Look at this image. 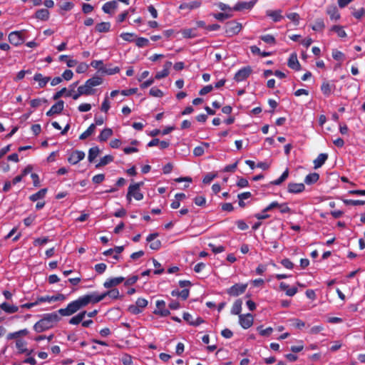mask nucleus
I'll return each mask as SVG.
<instances>
[{
    "label": "nucleus",
    "mask_w": 365,
    "mask_h": 365,
    "mask_svg": "<svg viewBox=\"0 0 365 365\" xmlns=\"http://www.w3.org/2000/svg\"><path fill=\"white\" fill-rule=\"evenodd\" d=\"M327 13L333 21H337L340 19V14L335 6L328 7Z\"/></svg>",
    "instance_id": "26"
},
{
    "label": "nucleus",
    "mask_w": 365,
    "mask_h": 365,
    "mask_svg": "<svg viewBox=\"0 0 365 365\" xmlns=\"http://www.w3.org/2000/svg\"><path fill=\"white\" fill-rule=\"evenodd\" d=\"M24 32V30L11 31L8 36V39L10 43L15 46L22 44L25 41L23 35Z\"/></svg>",
    "instance_id": "6"
},
{
    "label": "nucleus",
    "mask_w": 365,
    "mask_h": 365,
    "mask_svg": "<svg viewBox=\"0 0 365 365\" xmlns=\"http://www.w3.org/2000/svg\"><path fill=\"white\" fill-rule=\"evenodd\" d=\"M332 57L334 59H335L336 61H342L344 58V54L340 51L334 49L332 51Z\"/></svg>",
    "instance_id": "52"
},
{
    "label": "nucleus",
    "mask_w": 365,
    "mask_h": 365,
    "mask_svg": "<svg viewBox=\"0 0 365 365\" xmlns=\"http://www.w3.org/2000/svg\"><path fill=\"white\" fill-rule=\"evenodd\" d=\"M260 38L264 41L265 43H269V44H275V38L272 35H269V34H267V35H264V36H262L260 37Z\"/></svg>",
    "instance_id": "57"
},
{
    "label": "nucleus",
    "mask_w": 365,
    "mask_h": 365,
    "mask_svg": "<svg viewBox=\"0 0 365 365\" xmlns=\"http://www.w3.org/2000/svg\"><path fill=\"white\" fill-rule=\"evenodd\" d=\"M213 16L217 20L223 21L224 19L231 18L232 14L230 13H218L213 14Z\"/></svg>",
    "instance_id": "50"
},
{
    "label": "nucleus",
    "mask_w": 365,
    "mask_h": 365,
    "mask_svg": "<svg viewBox=\"0 0 365 365\" xmlns=\"http://www.w3.org/2000/svg\"><path fill=\"white\" fill-rule=\"evenodd\" d=\"M256 0L250 1L237 2L233 7L234 11H242L244 9H251L256 4Z\"/></svg>",
    "instance_id": "17"
},
{
    "label": "nucleus",
    "mask_w": 365,
    "mask_h": 365,
    "mask_svg": "<svg viewBox=\"0 0 365 365\" xmlns=\"http://www.w3.org/2000/svg\"><path fill=\"white\" fill-rule=\"evenodd\" d=\"M138 47H145L149 44V40L143 37H139L136 39L135 42Z\"/></svg>",
    "instance_id": "54"
},
{
    "label": "nucleus",
    "mask_w": 365,
    "mask_h": 365,
    "mask_svg": "<svg viewBox=\"0 0 365 365\" xmlns=\"http://www.w3.org/2000/svg\"><path fill=\"white\" fill-rule=\"evenodd\" d=\"M336 86L334 83L327 81H324L321 86V91L322 93L326 96H330L334 91Z\"/></svg>",
    "instance_id": "13"
},
{
    "label": "nucleus",
    "mask_w": 365,
    "mask_h": 365,
    "mask_svg": "<svg viewBox=\"0 0 365 365\" xmlns=\"http://www.w3.org/2000/svg\"><path fill=\"white\" fill-rule=\"evenodd\" d=\"M153 263L154 267L156 268L154 270L155 274H160L164 272V269L161 267L160 263H159L155 259H153Z\"/></svg>",
    "instance_id": "56"
},
{
    "label": "nucleus",
    "mask_w": 365,
    "mask_h": 365,
    "mask_svg": "<svg viewBox=\"0 0 365 365\" xmlns=\"http://www.w3.org/2000/svg\"><path fill=\"white\" fill-rule=\"evenodd\" d=\"M66 299V296L63 294H58L56 295H45L40 296L36 298L38 305L41 303H52L56 301H64Z\"/></svg>",
    "instance_id": "7"
},
{
    "label": "nucleus",
    "mask_w": 365,
    "mask_h": 365,
    "mask_svg": "<svg viewBox=\"0 0 365 365\" xmlns=\"http://www.w3.org/2000/svg\"><path fill=\"white\" fill-rule=\"evenodd\" d=\"M253 317L251 314H240L239 322L243 329H248L253 324Z\"/></svg>",
    "instance_id": "11"
},
{
    "label": "nucleus",
    "mask_w": 365,
    "mask_h": 365,
    "mask_svg": "<svg viewBox=\"0 0 365 365\" xmlns=\"http://www.w3.org/2000/svg\"><path fill=\"white\" fill-rule=\"evenodd\" d=\"M110 108V102L108 94L106 95L104 100L101 104V110L102 112L107 113Z\"/></svg>",
    "instance_id": "44"
},
{
    "label": "nucleus",
    "mask_w": 365,
    "mask_h": 365,
    "mask_svg": "<svg viewBox=\"0 0 365 365\" xmlns=\"http://www.w3.org/2000/svg\"><path fill=\"white\" fill-rule=\"evenodd\" d=\"M319 175L316 173L309 174L306 176L304 182L307 184H312L316 182L319 180Z\"/></svg>",
    "instance_id": "43"
},
{
    "label": "nucleus",
    "mask_w": 365,
    "mask_h": 365,
    "mask_svg": "<svg viewBox=\"0 0 365 365\" xmlns=\"http://www.w3.org/2000/svg\"><path fill=\"white\" fill-rule=\"evenodd\" d=\"M267 16L272 18L274 22L279 21L282 19V10H267L266 11Z\"/></svg>",
    "instance_id": "25"
},
{
    "label": "nucleus",
    "mask_w": 365,
    "mask_h": 365,
    "mask_svg": "<svg viewBox=\"0 0 365 365\" xmlns=\"http://www.w3.org/2000/svg\"><path fill=\"white\" fill-rule=\"evenodd\" d=\"M87 82L93 88L94 87L100 86L101 84H102L103 79L100 76H95L88 79Z\"/></svg>",
    "instance_id": "39"
},
{
    "label": "nucleus",
    "mask_w": 365,
    "mask_h": 365,
    "mask_svg": "<svg viewBox=\"0 0 365 365\" xmlns=\"http://www.w3.org/2000/svg\"><path fill=\"white\" fill-rule=\"evenodd\" d=\"M352 15L357 19H361L365 14V9L364 8H360L359 9H353L351 12Z\"/></svg>",
    "instance_id": "53"
},
{
    "label": "nucleus",
    "mask_w": 365,
    "mask_h": 365,
    "mask_svg": "<svg viewBox=\"0 0 365 365\" xmlns=\"http://www.w3.org/2000/svg\"><path fill=\"white\" fill-rule=\"evenodd\" d=\"M242 302L241 299L236 300L232 305V307L231 309V313L232 314H235V315L239 314L240 315V313L242 311Z\"/></svg>",
    "instance_id": "37"
},
{
    "label": "nucleus",
    "mask_w": 365,
    "mask_h": 365,
    "mask_svg": "<svg viewBox=\"0 0 365 365\" xmlns=\"http://www.w3.org/2000/svg\"><path fill=\"white\" fill-rule=\"evenodd\" d=\"M78 88H80V93H83V96L93 95L95 92V89L93 88L91 85H89L87 81L83 85L79 86Z\"/></svg>",
    "instance_id": "28"
},
{
    "label": "nucleus",
    "mask_w": 365,
    "mask_h": 365,
    "mask_svg": "<svg viewBox=\"0 0 365 365\" xmlns=\"http://www.w3.org/2000/svg\"><path fill=\"white\" fill-rule=\"evenodd\" d=\"M183 319L190 325L193 326H198L203 322V320L200 317H197L195 319H194L192 316L187 312L183 314Z\"/></svg>",
    "instance_id": "23"
},
{
    "label": "nucleus",
    "mask_w": 365,
    "mask_h": 365,
    "mask_svg": "<svg viewBox=\"0 0 365 365\" xmlns=\"http://www.w3.org/2000/svg\"><path fill=\"white\" fill-rule=\"evenodd\" d=\"M133 197L136 200H141L143 199V194L139 190V185H130L128 189L126 198L130 203Z\"/></svg>",
    "instance_id": "5"
},
{
    "label": "nucleus",
    "mask_w": 365,
    "mask_h": 365,
    "mask_svg": "<svg viewBox=\"0 0 365 365\" xmlns=\"http://www.w3.org/2000/svg\"><path fill=\"white\" fill-rule=\"evenodd\" d=\"M172 66V63L171 62H166L164 65V67H163V69L160 71H158L156 75H155V79H161V78H163L166 76H168L169 75V71H170V68H171Z\"/></svg>",
    "instance_id": "24"
},
{
    "label": "nucleus",
    "mask_w": 365,
    "mask_h": 365,
    "mask_svg": "<svg viewBox=\"0 0 365 365\" xmlns=\"http://www.w3.org/2000/svg\"><path fill=\"white\" fill-rule=\"evenodd\" d=\"M124 280L125 278L123 277L109 278L103 283V286L105 288L109 289L118 285Z\"/></svg>",
    "instance_id": "18"
},
{
    "label": "nucleus",
    "mask_w": 365,
    "mask_h": 365,
    "mask_svg": "<svg viewBox=\"0 0 365 365\" xmlns=\"http://www.w3.org/2000/svg\"><path fill=\"white\" fill-rule=\"evenodd\" d=\"M217 6L220 10L224 11H227V13L231 14L230 12L234 11L233 7L232 8L229 5L224 4L222 2H220V3L217 4Z\"/></svg>",
    "instance_id": "58"
},
{
    "label": "nucleus",
    "mask_w": 365,
    "mask_h": 365,
    "mask_svg": "<svg viewBox=\"0 0 365 365\" xmlns=\"http://www.w3.org/2000/svg\"><path fill=\"white\" fill-rule=\"evenodd\" d=\"M201 5H202V2H201V1H199V0L192 1L189 3L184 2L179 6V9H180V10L187 9L188 11H191V10H194V9H197L200 8L201 6Z\"/></svg>",
    "instance_id": "16"
},
{
    "label": "nucleus",
    "mask_w": 365,
    "mask_h": 365,
    "mask_svg": "<svg viewBox=\"0 0 365 365\" xmlns=\"http://www.w3.org/2000/svg\"><path fill=\"white\" fill-rule=\"evenodd\" d=\"M252 73V69L250 66L244 67L240 69L235 75L234 79L240 82L247 79Z\"/></svg>",
    "instance_id": "10"
},
{
    "label": "nucleus",
    "mask_w": 365,
    "mask_h": 365,
    "mask_svg": "<svg viewBox=\"0 0 365 365\" xmlns=\"http://www.w3.org/2000/svg\"><path fill=\"white\" fill-rule=\"evenodd\" d=\"M34 80L38 83L40 88H44L48 81H51L49 77L43 76L41 73H36L34 76Z\"/></svg>",
    "instance_id": "22"
},
{
    "label": "nucleus",
    "mask_w": 365,
    "mask_h": 365,
    "mask_svg": "<svg viewBox=\"0 0 365 365\" xmlns=\"http://www.w3.org/2000/svg\"><path fill=\"white\" fill-rule=\"evenodd\" d=\"M153 313L163 317H167L170 314L169 309L166 308L165 302L163 300L156 301V308Z\"/></svg>",
    "instance_id": "9"
},
{
    "label": "nucleus",
    "mask_w": 365,
    "mask_h": 365,
    "mask_svg": "<svg viewBox=\"0 0 365 365\" xmlns=\"http://www.w3.org/2000/svg\"><path fill=\"white\" fill-rule=\"evenodd\" d=\"M331 31L335 32L339 38H346L347 34L344 29L343 26L339 25L333 26L331 29Z\"/></svg>",
    "instance_id": "35"
},
{
    "label": "nucleus",
    "mask_w": 365,
    "mask_h": 365,
    "mask_svg": "<svg viewBox=\"0 0 365 365\" xmlns=\"http://www.w3.org/2000/svg\"><path fill=\"white\" fill-rule=\"evenodd\" d=\"M106 264L104 263H99L95 265V270L99 274L103 273L106 269Z\"/></svg>",
    "instance_id": "64"
},
{
    "label": "nucleus",
    "mask_w": 365,
    "mask_h": 365,
    "mask_svg": "<svg viewBox=\"0 0 365 365\" xmlns=\"http://www.w3.org/2000/svg\"><path fill=\"white\" fill-rule=\"evenodd\" d=\"M120 293L117 289H113L101 294L96 292H92L79 297L76 300H73L68 304L66 308L58 309L61 316L68 317L76 313L80 309L86 307L89 304H96L103 300L106 296L112 299H118Z\"/></svg>",
    "instance_id": "1"
},
{
    "label": "nucleus",
    "mask_w": 365,
    "mask_h": 365,
    "mask_svg": "<svg viewBox=\"0 0 365 365\" xmlns=\"http://www.w3.org/2000/svg\"><path fill=\"white\" fill-rule=\"evenodd\" d=\"M49 11L46 9H41L36 12L35 17L41 21H46L49 18Z\"/></svg>",
    "instance_id": "32"
},
{
    "label": "nucleus",
    "mask_w": 365,
    "mask_h": 365,
    "mask_svg": "<svg viewBox=\"0 0 365 365\" xmlns=\"http://www.w3.org/2000/svg\"><path fill=\"white\" fill-rule=\"evenodd\" d=\"M46 192H47V189L43 188V189L40 190L39 191H38L37 192H36L35 194L31 195L29 197V199H30V200H31L33 202L37 201L40 199H43L46 196Z\"/></svg>",
    "instance_id": "34"
},
{
    "label": "nucleus",
    "mask_w": 365,
    "mask_h": 365,
    "mask_svg": "<svg viewBox=\"0 0 365 365\" xmlns=\"http://www.w3.org/2000/svg\"><path fill=\"white\" fill-rule=\"evenodd\" d=\"M0 308L8 314H13L19 311V307L17 306L6 302L2 303Z\"/></svg>",
    "instance_id": "27"
},
{
    "label": "nucleus",
    "mask_w": 365,
    "mask_h": 365,
    "mask_svg": "<svg viewBox=\"0 0 365 365\" xmlns=\"http://www.w3.org/2000/svg\"><path fill=\"white\" fill-rule=\"evenodd\" d=\"M91 66L95 69L98 70L99 72L103 71L105 65L103 64V61L101 60H94L91 61Z\"/></svg>",
    "instance_id": "45"
},
{
    "label": "nucleus",
    "mask_w": 365,
    "mask_h": 365,
    "mask_svg": "<svg viewBox=\"0 0 365 365\" xmlns=\"http://www.w3.org/2000/svg\"><path fill=\"white\" fill-rule=\"evenodd\" d=\"M120 71V68L118 66L110 67V66H105L102 73L106 75H113L118 73Z\"/></svg>",
    "instance_id": "40"
},
{
    "label": "nucleus",
    "mask_w": 365,
    "mask_h": 365,
    "mask_svg": "<svg viewBox=\"0 0 365 365\" xmlns=\"http://www.w3.org/2000/svg\"><path fill=\"white\" fill-rule=\"evenodd\" d=\"M86 314V311H82L79 312L78 314L75 315L69 320V324L72 325H77L80 324L83 319L85 318Z\"/></svg>",
    "instance_id": "29"
},
{
    "label": "nucleus",
    "mask_w": 365,
    "mask_h": 365,
    "mask_svg": "<svg viewBox=\"0 0 365 365\" xmlns=\"http://www.w3.org/2000/svg\"><path fill=\"white\" fill-rule=\"evenodd\" d=\"M100 153V150L98 147L91 148L88 152V159L89 162H92Z\"/></svg>",
    "instance_id": "41"
},
{
    "label": "nucleus",
    "mask_w": 365,
    "mask_h": 365,
    "mask_svg": "<svg viewBox=\"0 0 365 365\" xmlns=\"http://www.w3.org/2000/svg\"><path fill=\"white\" fill-rule=\"evenodd\" d=\"M242 26L237 21H230L225 26V32L228 36L237 34L242 29Z\"/></svg>",
    "instance_id": "8"
},
{
    "label": "nucleus",
    "mask_w": 365,
    "mask_h": 365,
    "mask_svg": "<svg viewBox=\"0 0 365 365\" xmlns=\"http://www.w3.org/2000/svg\"><path fill=\"white\" fill-rule=\"evenodd\" d=\"M158 236V233H153L149 235L147 237V241L150 242V247L153 250H158L161 247V242L160 240H156V237Z\"/></svg>",
    "instance_id": "15"
},
{
    "label": "nucleus",
    "mask_w": 365,
    "mask_h": 365,
    "mask_svg": "<svg viewBox=\"0 0 365 365\" xmlns=\"http://www.w3.org/2000/svg\"><path fill=\"white\" fill-rule=\"evenodd\" d=\"M29 331L27 329H23L14 332H10L6 335L8 341L15 339V346L19 354H26L30 355L31 351L26 348L27 343L22 339L29 334Z\"/></svg>",
    "instance_id": "3"
},
{
    "label": "nucleus",
    "mask_w": 365,
    "mask_h": 365,
    "mask_svg": "<svg viewBox=\"0 0 365 365\" xmlns=\"http://www.w3.org/2000/svg\"><path fill=\"white\" fill-rule=\"evenodd\" d=\"M120 36L126 41H133L135 34L133 33H122Z\"/></svg>",
    "instance_id": "62"
},
{
    "label": "nucleus",
    "mask_w": 365,
    "mask_h": 365,
    "mask_svg": "<svg viewBox=\"0 0 365 365\" xmlns=\"http://www.w3.org/2000/svg\"><path fill=\"white\" fill-rule=\"evenodd\" d=\"M328 158V155L325 153H321L318 155V157L314 160V168L317 169L325 163Z\"/></svg>",
    "instance_id": "33"
},
{
    "label": "nucleus",
    "mask_w": 365,
    "mask_h": 365,
    "mask_svg": "<svg viewBox=\"0 0 365 365\" xmlns=\"http://www.w3.org/2000/svg\"><path fill=\"white\" fill-rule=\"evenodd\" d=\"M148 302L144 298H138L135 304L128 307V310L133 314H138L148 306Z\"/></svg>",
    "instance_id": "4"
},
{
    "label": "nucleus",
    "mask_w": 365,
    "mask_h": 365,
    "mask_svg": "<svg viewBox=\"0 0 365 365\" xmlns=\"http://www.w3.org/2000/svg\"><path fill=\"white\" fill-rule=\"evenodd\" d=\"M172 295L173 296H178V297H180L181 298H182L183 299H186L188 296H189V291L188 289H183L180 292H178V291H173L172 292Z\"/></svg>",
    "instance_id": "48"
},
{
    "label": "nucleus",
    "mask_w": 365,
    "mask_h": 365,
    "mask_svg": "<svg viewBox=\"0 0 365 365\" xmlns=\"http://www.w3.org/2000/svg\"><path fill=\"white\" fill-rule=\"evenodd\" d=\"M48 242V238L46 237H42V238H36L34 241V245L35 246H41V245H44L45 244H46Z\"/></svg>",
    "instance_id": "63"
},
{
    "label": "nucleus",
    "mask_w": 365,
    "mask_h": 365,
    "mask_svg": "<svg viewBox=\"0 0 365 365\" xmlns=\"http://www.w3.org/2000/svg\"><path fill=\"white\" fill-rule=\"evenodd\" d=\"M64 107V103L63 101H58L56 104L51 106L50 110L46 113L48 116H51L54 114L60 113Z\"/></svg>",
    "instance_id": "19"
},
{
    "label": "nucleus",
    "mask_w": 365,
    "mask_h": 365,
    "mask_svg": "<svg viewBox=\"0 0 365 365\" xmlns=\"http://www.w3.org/2000/svg\"><path fill=\"white\" fill-rule=\"evenodd\" d=\"M305 187L303 183L291 182L288 185V192L290 193H299L304 191Z\"/></svg>",
    "instance_id": "21"
},
{
    "label": "nucleus",
    "mask_w": 365,
    "mask_h": 365,
    "mask_svg": "<svg viewBox=\"0 0 365 365\" xmlns=\"http://www.w3.org/2000/svg\"><path fill=\"white\" fill-rule=\"evenodd\" d=\"M88 68V64H86V63H81L80 64L78 65V66L76 68V72L78 73H83L86 72Z\"/></svg>",
    "instance_id": "61"
},
{
    "label": "nucleus",
    "mask_w": 365,
    "mask_h": 365,
    "mask_svg": "<svg viewBox=\"0 0 365 365\" xmlns=\"http://www.w3.org/2000/svg\"><path fill=\"white\" fill-rule=\"evenodd\" d=\"M149 93L150 96L156 98H161L163 96V92L157 87H153L150 89Z\"/></svg>",
    "instance_id": "47"
},
{
    "label": "nucleus",
    "mask_w": 365,
    "mask_h": 365,
    "mask_svg": "<svg viewBox=\"0 0 365 365\" xmlns=\"http://www.w3.org/2000/svg\"><path fill=\"white\" fill-rule=\"evenodd\" d=\"M61 315L59 312L45 314L42 318L34 325V329L38 332H43L53 328L59 321Z\"/></svg>",
    "instance_id": "2"
},
{
    "label": "nucleus",
    "mask_w": 365,
    "mask_h": 365,
    "mask_svg": "<svg viewBox=\"0 0 365 365\" xmlns=\"http://www.w3.org/2000/svg\"><path fill=\"white\" fill-rule=\"evenodd\" d=\"M289 175V170L288 169H286L284 173L282 174V175L277 180L272 181L271 184L274 185H279L281 183H282L284 180H287Z\"/></svg>",
    "instance_id": "42"
},
{
    "label": "nucleus",
    "mask_w": 365,
    "mask_h": 365,
    "mask_svg": "<svg viewBox=\"0 0 365 365\" xmlns=\"http://www.w3.org/2000/svg\"><path fill=\"white\" fill-rule=\"evenodd\" d=\"M182 34L184 38H194L196 36V34L195 33V29H185L182 30Z\"/></svg>",
    "instance_id": "46"
},
{
    "label": "nucleus",
    "mask_w": 365,
    "mask_h": 365,
    "mask_svg": "<svg viewBox=\"0 0 365 365\" xmlns=\"http://www.w3.org/2000/svg\"><path fill=\"white\" fill-rule=\"evenodd\" d=\"M113 158L111 155H106L103 158H102L100 160V163L96 165V167L105 165L110 162L113 161Z\"/></svg>",
    "instance_id": "59"
},
{
    "label": "nucleus",
    "mask_w": 365,
    "mask_h": 365,
    "mask_svg": "<svg viewBox=\"0 0 365 365\" xmlns=\"http://www.w3.org/2000/svg\"><path fill=\"white\" fill-rule=\"evenodd\" d=\"M81 96H83V94L80 93V88H78V90H77L76 92L74 91L73 93H71V91H67V93H66V96L67 97H72V98L73 100L78 99V98Z\"/></svg>",
    "instance_id": "60"
},
{
    "label": "nucleus",
    "mask_w": 365,
    "mask_h": 365,
    "mask_svg": "<svg viewBox=\"0 0 365 365\" xmlns=\"http://www.w3.org/2000/svg\"><path fill=\"white\" fill-rule=\"evenodd\" d=\"M85 158V153L81 150L72 152L68 158V161L72 165H76Z\"/></svg>",
    "instance_id": "14"
},
{
    "label": "nucleus",
    "mask_w": 365,
    "mask_h": 365,
    "mask_svg": "<svg viewBox=\"0 0 365 365\" xmlns=\"http://www.w3.org/2000/svg\"><path fill=\"white\" fill-rule=\"evenodd\" d=\"M118 6L116 1L106 2L102 7L103 11L106 14H110Z\"/></svg>",
    "instance_id": "31"
},
{
    "label": "nucleus",
    "mask_w": 365,
    "mask_h": 365,
    "mask_svg": "<svg viewBox=\"0 0 365 365\" xmlns=\"http://www.w3.org/2000/svg\"><path fill=\"white\" fill-rule=\"evenodd\" d=\"M288 66L294 70L298 71L300 68V64L297 59L296 53H293L290 55L288 59Z\"/></svg>",
    "instance_id": "20"
},
{
    "label": "nucleus",
    "mask_w": 365,
    "mask_h": 365,
    "mask_svg": "<svg viewBox=\"0 0 365 365\" xmlns=\"http://www.w3.org/2000/svg\"><path fill=\"white\" fill-rule=\"evenodd\" d=\"M95 130H96V125L92 123L88 128V129L84 131L79 137V138L81 140H85L88 137H89L90 135H91L94 132H95Z\"/></svg>",
    "instance_id": "38"
},
{
    "label": "nucleus",
    "mask_w": 365,
    "mask_h": 365,
    "mask_svg": "<svg viewBox=\"0 0 365 365\" xmlns=\"http://www.w3.org/2000/svg\"><path fill=\"white\" fill-rule=\"evenodd\" d=\"M325 27V24L322 19H318L316 21L315 24L312 26V29L314 31H321L324 29Z\"/></svg>",
    "instance_id": "51"
},
{
    "label": "nucleus",
    "mask_w": 365,
    "mask_h": 365,
    "mask_svg": "<svg viewBox=\"0 0 365 365\" xmlns=\"http://www.w3.org/2000/svg\"><path fill=\"white\" fill-rule=\"evenodd\" d=\"M247 287L246 284H235L227 290V294L231 296H238L245 292Z\"/></svg>",
    "instance_id": "12"
},
{
    "label": "nucleus",
    "mask_w": 365,
    "mask_h": 365,
    "mask_svg": "<svg viewBox=\"0 0 365 365\" xmlns=\"http://www.w3.org/2000/svg\"><path fill=\"white\" fill-rule=\"evenodd\" d=\"M113 135V130L111 128H104L98 137V140L100 142L106 141Z\"/></svg>",
    "instance_id": "30"
},
{
    "label": "nucleus",
    "mask_w": 365,
    "mask_h": 365,
    "mask_svg": "<svg viewBox=\"0 0 365 365\" xmlns=\"http://www.w3.org/2000/svg\"><path fill=\"white\" fill-rule=\"evenodd\" d=\"M257 330L260 335L263 336H269L273 331L272 327H267L266 329H263L262 327H258Z\"/></svg>",
    "instance_id": "49"
},
{
    "label": "nucleus",
    "mask_w": 365,
    "mask_h": 365,
    "mask_svg": "<svg viewBox=\"0 0 365 365\" xmlns=\"http://www.w3.org/2000/svg\"><path fill=\"white\" fill-rule=\"evenodd\" d=\"M110 29V24L109 22H101L96 26V31L99 33L108 32Z\"/></svg>",
    "instance_id": "36"
},
{
    "label": "nucleus",
    "mask_w": 365,
    "mask_h": 365,
    "mask_svg": "<svg viewBox=\"0 0 365 365\" xmlns=\"http://www.w3.org/2000/svg\"><path fill=\"white\" fill-rule=\"evenodd\" d=\"M287 17L293 21L296 25H297L299 22L300 17L297 13H289L287 14Z\"/></svg>",
    "instance_id": "55"
}]
</instances>
